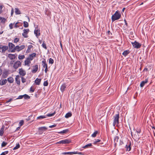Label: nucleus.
Returning <instances> with one entry per match:
<instances>
[{
    "label": "nucleus",
    "mask_w": 155,
    "mask_h": 155,
    "mask_svg": "<svg viewBox=\"0 0 155 155\" xmlns=\"http://www.w3.org/2000/svg\"><path fill=\"white\" fill-rule=\"evenodd\" d=\"M121 17V14L119 13L118 11L116 12L111 17V20L112 22H114L116 20L120 19Z\"/></svg>",
    "instance_id": "1"
},
{
    "label": "nucleus",
    "mask_w": 155,
    "mask_h": 155,
    "mask_svg": "<svg viewBox=\"0 0 155 155\" xmlns=\"http://www.w3.org/2000/svg\"><path fill=\"white\" fill-rule=\"evenodd\" d=\"M119 114H116L114 116V120L113 125L114 126L116 125H117L119 124Z\"/></svg>",
    "instance_id": "2"
},
{
    "label": "nucleus",
    "mask_w": 155,
    "mask_h": 155,
    "mask_svg": "<svg viewBox=\"0 0 155 155\" xmlns=\"http://www.w3.org/2000/svg\"><path fill=\"white\" fill-rule=\"evenodd\" d=\"M9 50L11 52H14L16 51V46L12 43H9Z\"/></svg>",
    "instance_id": "3"
},
{
    "label": "nucleus",
    "mask_w": 155,
    "mask_h": 155,
    "mask_svg": "<svg viewBox=\"0 0 155 155\" xmlns=\"http://www.w3.org/2000/svg\"><path fill=\"white\" fill-rule=\"evenodd\" d=\"M131 44L133 47L135 48H139L141 46V45L136 41H135L134 42H131Z\"/></svg>",
    "instance_id": "4"
},
{
    "label": "nucleus",
    "mask_w": 155,
    "mask_h": 155,
    "mask_svg": "<svg viewBox=\"0 0 155 155\" xmlns=\"http://www.w3.org/2000/svg\"><path fill=\"white\" fill-rule=\"evenodd\" d=\"M71 142V141L70 140L68 139H66L64 140H62L59 142L57 143V144H68Z\"/></svg>",
    "instance_id": "5"
},
{
    "label": "nucleus",
    "mask_w": 155,
    "mask_h": 155,
    "mask_svg": "<svg viewBox=\"0 0 155 155\" xmlns=\"http://www.w3.org/2000/svg\"><path fill=\"white\" fill-rule=\"evenodd\" d=\"M23 32L22 34V36L25 38H27L28 36V34L29 31V30L28 29H25L23 30Z\"/></svg>",
    "instance_id": "6"
},
{
    "label": "nucleus",
    "mask_w": 155,
    "mask_h": 155,
    "mask_svg": "<svg viewBox=\"0 0 155 155\" xmlns=\"http://www.w3.org/2000/svg\"><path fill=\"white\" fill-rule=\"evenodd\" d=\"M21 65V63L19 61H16L13 65V67L15 69H17Z\"/></svg>",
    "instance_id": "7"
},
{
    "label": "nucleus",
    "mask_w": 155,
    "mask_h": 155,
    "mask_svg": "<svg viewBox=\"0 0 155 155\" xmlns=\"http://www.w3.org/2000/svg\"><path fill=\"white\" fill-rule=\"evenodd\" d=\"M25 47V46L24 45H22L20 46H19L18 45H17L16 46V51H17L18 52H19L21 50H22Z\"/></svg>",
    "instance_id": "8"
},
{
    "label": "nucleus",
    "mask_w": 155,
    "mask_h": 155,
    "mask_svg": "<svg viewBox=\"0 0 155 155\" xmlns=\"http://www.w3.org/2000/svg\"><path fill=\"white\" fill-rule=\"evenodd\" d=\"M19 70V73L20 75H21L22 76H24L26 74V71L22 68H20Z\"/></svg>",
    "instance_id": "9"
},
{
    "label": "nucleus",
    "mask_w": 155,
    "mask_h": 155,
    "mask_svg": "<svg viewBox=\"0 0 155 155\" xmlns=\"http://www.w3.org/2000/svg\"><path fill=\"white\" fill-rule=\"evenodd\" d=\"M131 145V143L130 141L129 142L127 143V144L125 146V148L127 149V151H130L131 149V147H130Z\"/></svg>",
    "instance_id": "10"
},
{
    "label": "nucleus",
    "mask_w": 155,
    "mask_h": 155,
    "mask_svg": "<svg viewBox=\"0 0 155 155\" xmlns=\"http://www.w3.org/2000/svg\"><path fill=\"white\" fill-rule=\"evenodd\" d=\"M34 32L37 38L40 35V30L39 29H36Z\"/></svg>",
    "instance_id": "11"
},
{
    "label": "nucleus",
    "mask_w": 155,
    "mask_h": 155,
    "mask_svg": "<svg viewBox=\"0 0 155 155\" xmlns=\"http://www.w3.org/2000/svg\"><path fill=\"white\" fill-rule=\"evenodd\" d=\"M8 49V47L7 46H3L2 47L0 46V50H1V51L2 53L5 52V51Z\"/></svg>",
    "instance_id": "12"
},
{
    "label": "nucleus",
    "mask_w": 155,
    "mask_h": 155,
    "mask_svg": "<svg viewBox=\"0 0 155 155\" xmlns=\"http://www.w3.org/2000/svg\"><path fill=\"white\" fill-rule=\"evenodd\" d=\"M33 69L32 70V72L33 73H36L38 71V65H36L33 67Z\"/></svg>",
    "instance_id": "13"
},
{
    "label": "nucleus",
    "mask_w": 155,
    "mask_h": 155,
    "mask_svg": "<svg viewBox=\"0 0 155 155\" xmlns=\"http://www.w3.org/2000/svg\"><path fill=\"white\" fill-rule=\"evenodd\" d=\"M8 57L11 60H13L15 58L16 56L15 54H8Z\"/></svg>",
    "instance_id": "14"
},
{
    "label": "nucleus",
    "mask_w": 155,
    "mask_h": 155,
    "mask_svg": "<svg viewBox=\"0 0 155 155\" xmlns=\"http://www.w3.org/2000/svg\"><path fill=\"white\" fill-rule=\"evenodd\" d=\"M15 81L17 84L19 85L20 84V79L19 75H16L15 78Z\"/></svg>",
    "instance_id": "15"
},
{
    "label": "nucleus",
    "mask_w": 155,
    "mask_h": 155,
    "mask_svg": "<svg viewBox=\"0 0 155 155\" xmlns=\"http://www.w3.org/2000/svg\"><path fill=\"white\" fill-rule=\"evenodd\" d=\"M9 74V72L8 71H4L3 73L2 76L3 78H5L7 77L8 75Z\"/></svg>",
    "instance_id": "16"
},
{
    "label": "nucleus",
    "mask_w": 155,
    "mask_h": 155,
    "mask_svg": "<svg viewBox=\"0 0 155 155\" xmlns=\"http://www.w3.org/2000/svg\"><path fill=\"white\" fill-rule=\"evenodd\" d=\"M31 60H30L29 58H27V59L25 61V65H27L29 66V64L31 63Z\"/></svg>",
    "instance_id": "17"
},
{
    "label": "nucleus",
    "mask_w": 155,
    "mask_h": 155,
    "mask_svg": "<svg viewBox=\"0 0 155 155\" xmlns=\"http://www.w3.org/2000/svg\"><path fill=\"white\" fill-rule=\"evenodd\" d=\"M66 87L65 84H63L61 86L60 89L62 92L64 91Z\"/></svg>",
    "instance_id": "18"
},
{
    "label": "nucleus",
    "mask_w": 155,
    "mask_h": 155,
    "mask_svg": "<svg viewBox=\"0 0 155 155\" xmlns=\"http://www.w3.org/2000/svg\"><path fill=\"white\" fill-rule=\"evenodd\" d=\"M36 55V53H32V54H30L29 56V57L28 58H29L30 60H32L33 58L35 57Z\"/></svg>",
    "instance_id": "19"
},
{
    "label": "nucleus",
    "mask_w": 155,
    "mask_h": 155,
    "mask_svg": "<svg viewBox=\"0 0 155 155\" xmlns=\"http://www.w3.org/2000/svg\"><path fill=\"white\" fill-rule=\"evenodd\" d=\"M41 81V79L37 78L35 81V83L36 85H39Z\"/></svg>",
    "instance_id": "20"
},
{
    "label": "nucleus",
    "mask_w": 155,
    "mask_h": 155,
    "mask_svg": "<svg viewBox=\"0 0 155 155\" xmlns=\"http://www.w3.org/2000/svg\"><path fill=\"white\" fill-rule=\"evenodd\" d=\"M147 79H145L144 81H142L140 84V86L141 87H143L145 84L147 83Z\"/></svg>",
    "instance_id": "21"
},
{
    "label": "nucleus",
    "mask_w": 155,
    "mask_h": 155,
    "mask_svg": "<svg viewBox=\"0 0 155 155\" xmlns=\"http://www.w3.org/2000/svg\"><path fill=\"white\" fill-rule=\"evenodd\" d=\"M4 128L5 126L3 125L0 130V135L1 136H2L3 135Z\"/></svg>",
    "instance_id": "22"
},
{
    "label": "nucleus",
    "mask_w": 155,
    "mask_h": 155,
    "mask_svg": "<svg viewBox=\"0 0 155 155\" xmlns=\"http://www.w3.org/2000/svg\"><path fill=\"white\" fill-rule=\"evenodd\" d=\"M77 153V152H64L63 153V154L65 155V154H69L71 155L72 154H75Z\"/></svg>",
    "instance_id": "23"
},
{
    "label": "nucleus",
    "mask_w": 155,
    "mask_h": 155,
    "mask_svg": "<svg viewBox=\"0 0 155 155\" xmlns=\"http://www.w3.org/2000/svg\"><path fill=\"white\" fill-rule=\"evenodd\" d=\"M42 65L43 68H46V67H48V65L46 63V61L45 59L42 61Z\"/></svg>",
    "instance_id": "24"
},
{
    "label": "nucleus",
    "mask_w": 155,
    "mask_h": 155,
    "mask_svg": "<svg viewBox=\"0 0 155 155\" xmlns=\"http://www.w3.org/2000/svg\"><path fill=\"white\" fill-rule=\"evenodd\" d=\"M15 13L16 15H19L21 14V12L19 9L18 8H15Z\"/></svg>",
    "instance_id": "25"
},
{
    "label": "nucleus",
    "mask_w": 155,
    "mask_h": 155,
    "mask_svg": "<svg viewBox=\"0 0 155 155\" xmlns=\"http://www.w3.org/2000/svg\"><path fill=\"white\" fill-rule=\"evenodd\" d=\"M33 47V46L32 45H29L28 46V49L26 51V53H28L31 51V49Z\"/></svg>",
    "instance_id": "26"
},
{
    "label": "nucleus",
    "mask_w": 155,
    "mask_h": 155,
    "mask_svg": "<svg viewBox=\"0 0 155 155\" xmlns=\"http://www.w3.org/2000/svg\"><path fill=\"white\" fill-rule=\"evenodd\" d=\"M47 128L45 127H40L38 128V130L41 131H45L47 130Z\"/></svg>",
    "instance_id": "27"
},
{
    "label": "nucleus",
    "mask_w": 155,
    "mask_h": 155,
    "mask_svg": "<svg viewBox=\"0 0 155 155\" xmlns=\"http://www.w3.org/2000/svg\"><path fill=\"white\" fill-rule=\"evenodd\" d=\"M71 112H68L66 114L65 117L66 118H68L71 117Z\"/></svg>",
    "instance_id": "28"
},
{
    "label": "nucleus",
    "mask_w": 155,
    "mask_h": 155,
    "mask_svg": "<svg viewBox=\"0 0 155 155\" xmlns=\"http://www.w3.org/2000/svg\"><path fill=\"white\" fill-rule=\"evenodd\" d=\"M7 80L8 81L11 83H12L14 81L12 77L8 78Z\"/></svg>",
    "instance_id": "29"
},
{
    "label": "nucleus",
    "mask_w": 155,
    "mask_h": 155,
    "mask_svg": "<svg viewBox=\"0 0 155 155\" xmlns=\"http://www.w3.org/2000/svg\"><path fill=\"white\" fill-rule=\"evenodd\" d=\"M92 145L91 143H89L85 145L82 147L84 148H87L91 147Z\"/></svg>",
    "instance_id": "30"
},
{
    "label": "nucleus",
    "mask_w": 155,
    "mask_h": 155,
    "mask_svg": "<svg viewBox=\"0 0 155 155\" xmlns=\"http://www.w3.org/2000/svg\"><path fill=\"white\" fill-rule=\"evenodd\" d=\"M46 117V116L45 115H41L40 116L37 117V119H41L45 118Z\"/></svg>",
    "instance_id": "31"
},
{
    "label": "nucleus",
    "mask_w": 155,
    "mask_h": 155,
    "mask_svg": "<svg viewBox=\"0 0 155 155\" xmlns=\"http://www.w3.org/2000/svg\"><path fill=\"white\" fill-rule=\"evenodd\" d=\"M23 23L24 27H25V28H27L28 27L29 25L28 22L25 21H24L23 22Z\"/></svg>",
    "instance_id": "32"
},
{
    "label": "nucleus",
    "mask_w": 155,
    "mask_h": 155,
    "mask_svg": "<svg viewBox=\"0 0 155 155\" xmlns=\"http://www.w3.org/2000/svg\"><path fill=\"white\" fill-rule=\"evenodd\" d=\"M2 84H1V85H4L5 84H6V83L7 82V81L6 79H4L2 80Z\"/></svg>",
    "instance_id": "33"
},
{
    "label": "nucleus",
    "mask_w": 155,
    "mask_h": 155,
    "mask_svg": "<svg viewBox=\"0 0 155 155\" xmlns=\"http://www.w3.org/2000/svg\"><path fill=\"white\" fill-rule=\"evenodd\" d=\"M68 131V129H66L64 130H63L62 131H60L59 132H58V133L59 134H64L66 133Z\"/></svg>",
    "instance_id": "34"
},
{
    "label": "nucleus",
    "mask_w": 155,
    "mask_h": 155,
    "mask_svg": "<svg viewBox=\"0 0 155 155\" xmlns=\"http://www.w3.org/2000/svg\"><path fill=\"white\" fill-rule=\"evenodd\" d=\"M129 53V52H128L127 51H125L122 54L125 56L127 55Z\"/></svg>",
    "instance_id": "35"
},
{
    "label": "nucleus",
    "mask_w": 155,
    "mask_h": 155,
    "mask_svg": "<svg viewBox=\"0 0 155 155\" xmlns=\"http://www.w3.org/2000/svg\"><path fill=\"white\" fill-rule=\"evenodd\" d=\"M23 97H24L25 99H29L30 98V97L26 94H25L23 95Z\"/></svg>",
    "instance_id": "36"
},
{
    "label": "nucleus",
    "mask_w": 155,
    "mask_h": 155,
    "mask_svg": "<svg viewBox=\"0 0 155 155\" xmlns=\"http://www.w3.org/2000/svg\"><path fill=\"white\" fill-rule=\"evenodd\" d=\"M7 144V143L3 141L2 142L1 146L2 147H5Z\"/></svg>",
    "instance_id": "37"
},
{
    "label": "nucleus",
    "mask_w": 155,
    "mask_h": 155,
    "mask_svg": "<svg viewBox=\"0 0 155 155\" xmlns=\"http://www.w3.org/2000/svg\"><path fill=\"white\" fill-rule=\"evenodd\" d=\"M97 131H95L93 134L91 135V136L93 137H95L96 136L97 134Z\"/></svg>",
    "instance_id": "38"
},
{
    "label": "nucleus",
    "mask_w": 155,
    "mask_h": 155,
    "mask_svg": "<svg viewBox=\"0 0 155 155\" xmlns=\"http://www.w3.org/2000/svg\"><path fill=\"white\" fill-rule=\"evenodd\" d=\"M25 57L24 55H19L18 56V58L19 59H23Z\"/></svg>",
    "instance_id": "39"
},
{
    "label": "nucleus",
    "mask_w": 155,
    "mask_h": 155,
    "mask_svg": "<svg viewBox=\"0 0 155 155\" xmlns=\"http://www.w3.org/2000/svg\"><path fill=\"white\" fill-rule=\"evenodd\" d=\"M20 145L18 143L16 146L14 148H13V150H16L18 149L20 147Z\"/></svg>",
    "instance_id": "40"
},
{
    "label": "nucleus",
    "mask_w": 155,
    "mask_h": 155,
    "mask_svg": "<svg viewBox=\"0 0 155 155\" xmlns=\"http://www.w3.org/2000/svg\"><path fill=\"white\" fill-rule=\"evenodd\" d=\"M42 47L45 48V49H47V47L46 45V44L45 43V41L43 42V43L42 45Z\"/></svg>",
    "instance_id": "41"
},
{
    "label": "nucleus",
    "mask_w": 155,
    "mask_h": 155,
    "mask_svg": "<svg viewBox=\"0 0 155 155\" xmlns=\"http://www.w3.org/2000/svg\"><path fill=\"white\" fill-rule=\"evenodd\" d=\"M55 114V112H54V113H53L52 114H47L46 115V117H51V116H52L53 115H54Z\"/></svg>",
    "instance_id": "42"
},
{
    "label": "nucleus",
    "mask_w": 155,
    "mask_h": 155,
    "mask_svg": "<svg viewBox=\"0 0 155 155\" xmlns=\"http://www.w3.org/2000/svg\"><path fill=\"white\" fill-rule=\"evenodd\" d=\"M49 64H53L54 63L53 60L51 58H50L49 59Z\"/></svg>",
    "instance_id": "43"
},
{
    "label": "nucleus",
    "mask_w": 155,
    "mask_h": 155,
    "mask_svg": "<svg viewBox=\"0 0 155 155\" xmlns=\"http://www.w3.org/2000/svg\"><path fill=\"white\" fill-rule=\"evenodd\" d=\"M8 151H5L4 152H2L0 154V155H5L6 154H8Z\"/></svg>",
    "instance_id": "44"
},
{
    "label": "nucleus",
    "mask_w": 155,
    "mask_h": 155,
    "mask_svg": "<svg viewBox=\"0 0 155 155\" xmlns=\"http://www.w3.org/2000/svg\"><path fill=\"white\" fill-rule=\"evenodd\" d=\"M48 82L47 81L44 82L43 85L44 86H47L48 85Z\"/></svg>",
    "instance_id": "45"
},
{
    "label": "nucleus",
    "mask_w": 155,
    "mask_h": 155,
    "mask_svg": "<svg viewBox=\"0 0 155 155\" xmlns=\"http://www.w3.org/2000/svg\"><path fill=\"white\" fill-rule=\"evenodd\" d=\"M24 121L23 120H21L19 123V125L20 126H21L23 125L24 124Z\"/></svg>",
    "instance_id": "46"
},
{
    "label": "nucleus",
    "mask_w": 155,
    "mask_h": 155,
    "mask_svg": "<svg viewBox=\"0 0 155 155\" xmlns=\"http://www.w3.org/2000/svg\"><path fill=\"white\" fill-rule=\"evenodd\" d=\"M21 81L23 83H24L26 82V79L23 77H21Z\"/></svg>",
    "instance_id": "47"
},
{
    "label": "nucleus",
    "mask_w": 155,
    "mask_h": 155,
    "mask_svg": "<svg viewBox=\"0 0 155 155\" xmlns=\"http://www.w3.org/2000/svg\"><path fill=\"white\" fill-rule=\"evenodd\" d=\"M1 22L2 23H5V22L6 19L5 18H2V19H1Z\"/></svg>",
    "instance_id": "48"
},
{
    "label": "nucleus",
    "mask_w": 155,
    "mask_h": 155,
    "mask_svg": "<svg viewBox=\"0 0 155 155\" xmlns=\"http://www.w3.org/2000/svg\"><path fill=\"white\" fill-rule=\"evenodd\" d=\"M19 39L18 38H15L14 39V42L17 43L19 41Z\"/></svg>",
    "instance_id": "49"
},
{
    "label": "nucleus",
    "mask_w": 155,
    "mask_h": 155,
    "mask_svg": "<svg viewBox=\"0 0 155 155\" xmlns=\"http://www.w3.org/2000/svg\"><path fill=\"white\" fill-rule=\"evenodd\" d=\"M35 91V89L33 88L32 87H31L30 89V91L31 92H33Z\"/></svg>",
    "instance_id": "50"
},
{
    "label": "nucleus",
    "mask_w": 155,
    "mask_h": 155,
    "mask_svg": "<svg viewBox=\"0 0 155 155\" xmlns=\"http://www.w3.org/2000/svg\"><path fill=\"white\" fill-rule=\"evenodd\" d=\"M13 25L12 23H10L9 25V27L10 29H12L13 28Z\"/></svg>",
    "instance_id": "51"
},
{
    "label": "nucleus",
    "mask_w": 155,
    "mask_h": 155,
    "mask_svg": "<svg viewBox=\"0 0 155 155\" xmlns=\"http://www.w3.org/2000/svg\"><path fill=\"white\" fill-rule=\"evenodd\" d=\"M23 97V95H21L19 96L18 98H16V99H22Z\"/></svg>",
    "instance_id": "52"
},
{
    "label": "nucleus",
    "mask_w": 155,
    "mask_h": 155,
    "mask_svg": "<svg viewBox=\"0 0 155 155\" xmlns=\"http://www.w3.org/2000/svg\"><path fill=\"white\" fill-rule=\"evenodd\" d=\"M56 125L55 124H54L53 125L50 126L49 127L50 128H52L56 126Z\"/></svg>",
    "instance_id": "53"
},
{
    "label": "nucleus",
    "mask_w": 155,
    "mask_h": 155,
    "mask_svg": "<svg viewBox=\"0 0 155 155\" xmlns=\"http://www.w3.org/2000/svg\"><path fill=\"white\" fill-rule=\"evenodd\" d=\"M18 22H16L15 24V28H18L19 27V26H18Z\"/></svg>",
    "instance_id": "54"
},
{
    "label": "nucleus",
    "mask_w": 155,
    "mask_h": 155,
    "mask_svg": "<svg viewBox=\"0 0 155 155\" xmlns=\"http://www.w3.org/2000/svg\"><path fill=\"white\" fill-rule=\"evenodd\" d=\"M2 5H0V13H1L2 12Z\"/></svg>",
    "instance_id": "55"
},
{
    "label": "nucleus",
    "mask_w": 155,
    "mask_h": 155,
    "mask_svg": "<svg viewBox=\"0 0 155 155\" xmlns=\"http://www.w3.org/2000/svg\"><path fill=\"white\" fill-rule=\"evenodd\" d=\"M100 141H101V140H98V139L96 140V141H95V143H96L97 142H100Z\"/></svg>",
    "instance_id": "56"
},
{
    "label": "nucleus",
    "mask_w": 155,
    "mask_h": 155,
    "mask_svg": "<svg viewBox=\"0 0 155 155\" xmlns=\"http://www.w3.org/2000/svg\"><path fill=\"white\" fill-rule=\"evenodd\" d=\"M48 71V67H46V68H45V73H47V72Z\"/></svg>",
    "instance_id": "57"
},
{
    "label": "nucleus",
    "mask_w": 155,
    "mask_h": 155,
    "mask_svg": "<svg viewBox=\"0 0 155 155\" xmlns=\"http://www.w3.org/2000/svg\"><path fill=\"white\" fill-rule=\"evenodd\" d=\"M14 12V9L13 8H12L11 10V15H12Z\"/></svg>",
    "instance_id": "58"
},
{
    "label": "nucleus",
    "mask_w": 155,
    "mask_h": 155,
    "mask_svg": "<svg viewBox=\"0 0 155 155\" xmlns=\"http://www.w3.org/2000/svg\"><path fill=\"white\" fill-rule=\"evenodd\" d=\"M12 100V98H10L8 101H7V102L8 103V102L11 101Z\"/></svg>",
    "instance_id": "59"
},
{
    "label": "nucleus",
    "mask_w": 155,
    "mask_h": 155,
    "mask_svg": "<svg viewBox=\"0 0 155 155\" xmlns=\"http://www.w3.org/2000/svg\"><path fill=\"white\" fill-rule=\"evenodd\" d=\"M2 73V70L0 68V76H1V75Z\"/></svg>",
    "instance_id": "60"
},
{
    "label": "nucleus",
    "mask_w": 155,
    "mask_h": 155,
    "mask_svg": "<svg viewBox=\"0 0 155 155\" xmlns=\"http://www.w3.org/2000/svg\"><path fill=\"white\" fill-rule=\"evenodd\" d=\"M20 127H18L17 128L16 130V131L19 130L20 129Z\"/></svg>",
    "instance_id": "61"
},
{
    "label": "nucleus",
    "mask_w": 155,
    "mask_h": 155,
    "mask_svg": "<svg viewBox=\"0 0 155 155\" xmlns=\"http://www.w3.org/2000/svg\"><path fill=\"white\" fill-rule=\"evenodd\" d=\"M136 132H137V134H139V133H140V130H139L138 131H137Z\"/></svg>",
    "instance_id": "62"
},
{
    "label": "nucleus",
    "mask_w": 155,
    "mask_h": 155,
    "mask_svg": "<svg viewBox=\"0 0 155 155\" xmlns=\"http://www.w3.org/2000/svg\"><path fill=\"white\" fill-rule=\"evenodd\" d=\"M26 17L28 18V21H29L30 19H29V17L27 16H26Z\"/></svg>",
    "instance_id": "63"
},
{
    "label": "nucleus",
    "mask_w": 155,
    "mask_h": 155,
    "mask_svg": "<svg viewBox=\"0 0 155 155\" xmlns=\"http://www.w3.org/2000/svg\"><path fill=\"white\" fill-rule=\"evenodd\" d=\"M125 9V8H123V9H122V12H124V10Z\"/></svg>",
    "instance_id": "64"
}]
</instances>
